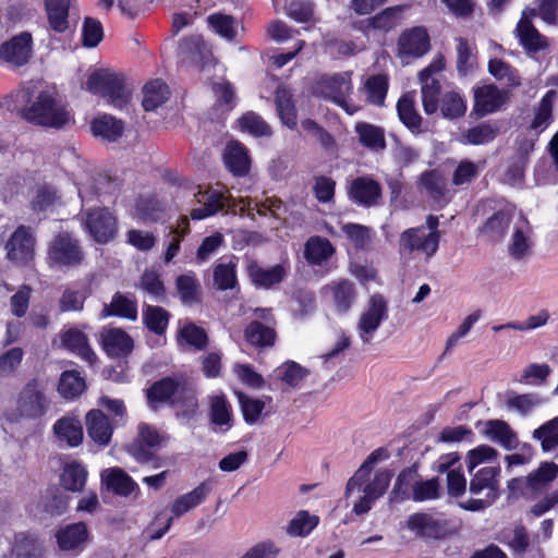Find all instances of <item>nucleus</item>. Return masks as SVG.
Here are the masks:
<instances>
[{
    "label": "nucleus",
    "mask_w": 558,
    "mask_h": 558,
    "mask_svg": "<svg viewBox=\"0 0 558 558\" xmlns=\"http://www.w3.org/2000/svg\"><path fill=\"white\" fill-rule=\"evenodd\" d=\"M16 109L31 124L45 129L61 130L73 121V114L52 94L39 90L34 83H27L13 95Z\"/></svg>",
    "instance_id": "1"
},
{
    "label": "nucleus",
    "mask_w": 558,
    "mask_h": 558,
    "mask_svg": "<svg viewBox=\"0 0 558 558\" xmlns=\"http://www.w3.org/2000/svg\"><path fill=\"white\" fill-rule=\"evenodd\" d=\"M147 398L151 407L154 403L170 402L177 408L178 415L187 420L193 417L198 409L194 387L183 379L162 378L148 389Z\"/></svg>",
    "instance_id": "2"
},
{
    "label": "nucleus",
    "mask_w": 558,
    "mask_h": 558,
    "mask_svg": "<svg viewBox=\"0 0 558 558\" xmlns=\"http://www.w3.org/2000/svg\"><path fill=\"white\" fill-rule=\"evenodd\" d=\"M86 89L100 95L114 108H123L130 98V89L122 74L100 69L93 72L86 81Z\"/></svg>",
    "instance_id": "3"
},
{
    "label": "nucleus",
    "mask_w": 558,
    "mask_h": 558,
    "mask_svg": "<svg viewBox=\"0 0 558 558\" xmlns=\"http://www.w3.org/2000/svg\"><path fill=\"white\" fill-rule=\"evenodd\" d=\"M499 468L486 466L478 470L470 481V493L475 498L460 502V507L469 511H482L492 506L498 497Z\"/></svg>",
    "instance_id": "4"
},
{
    "label": "nucleus",
    "mask_w": 558,
    "mask_h": 558,
    "mask_svg": "<svg viewBox=\"0 0 558 558\" xmlns=\"http://www.w3.org/2000/svg\"><path fill=\"white\" fill-rule=\"evenodd\" d=\"M85 254L77 239L68 232L57 234L48 245L47 264L56 269H69L80 266Z\"/></svg>",
    "instance_id": "5"
},
{
    "label": "nucleus",
    "mask_w": 558,
    "mask_h": 558,
    "mask_svg": "<svg viewBox=\"0 0 558 558\" xmlns=\"http://www.w3.org/2000/svg\"><path fill=\"white\" fill-rule=\"evenodd\" d=\"M557 476L558 464L553 461H545L526 476L509 481L508 488L512 494L520 493L526 498L534 499L546 492Z\"/></svg>",
    "instance_id": "6"
},
{
    "label": "nucleus",
    "mask_w": 558,
    "mask_h": 558,
    "mask_svg": "<svg viewBox=\"0 0 558 558\" xmlns=\"http://www.w3.org/2000/svg\"><path fill=\"white\" fill-rule=\"evenodd\" d=\"M49 407L45 387L35 379L28 381L16 397V413L23 418H39L48 412Z\"/></svg>",
    "instance_id": "7"
},
{
    "label": "nucleus",
    "mask_w": 558,
    "mask_h": 558,
    "mask_svg": "<svg viewBox=\"0 0 558 558\" xmlns=\"http://www.w3.org/2000/svg\"><path fill=\"white\" fill-rule=\"evenodd\" d=\"M352 88V72L350 71L324 75L318 82L319 93L325 98L332 100L349 114H353L359 109L347 100Z\"/></svg>",
    "instance_id": "8"
},
{
    "label": "nucleus",
    "mask_w": 558,
    "mask_h": 558,
    "mask_svg": "<svg viewBox=\"0 0 558 558\" xmlns=\"http://www.w3.org/2000/svg\"><path fill=\"white\" fill-rule=\"evenodd\" d=\"M440 233H428L424 226L410 228L403 231L399 238L401 253H421L427 259L434 256L438 250Z\"/></svg>",
    "instance_id": "9"
},
{
    "label": "nucleus",
    "mask_w": 558,
    "mask_h": 558,
    "mask_svg": "<svg viewBox=\"0 0 558 558\" xmlns=\"http://www.w3.org/2000/svg\"><path fill=\"white\" fill-rule=\"evenodd\" d=\"M388 305L385 298L380 294H374L368 301L367 308L361 314L357 322V333L364 344H369L374 333L379 328L381 322L386 319Z\"/></svg>",
    "instance_id": "10"
},
{
    "label": "nucleus",
    "mask_w": 558,
    "mask_h": 558,
    "mask_svg": "<svg viewBox=\"0 0 558 558\" xmlns=\"http://www.w3.org/2000/svg\"><path fill=\"white\" fill-rule=\"evenodd\" d=\"M35 235L31 228L20 226L5 244L8 259L19 265L29 264L35 256Z\"/></svg>",
    "instance_id": "11"
},
{
    "label": "nucleus",
    "mask_w": 558,
    "mask_h": 558,
    "mask_svg": "<svg viewBox=\"0 0 558 558\" xmlns=\"http://www.w3.org/2000/svg\"><path fill=\"white\" fill-rule=\"evenodd\" d=\"M51 432L54 442L60 448H76L82 445L84 439L82 422L77 415L72 413L58 418L53 423Z\"/></svg>",
    "instance_id": "12"
},
{
    "label": "nucleus",
    "mask_w": 558,
    "mask_h": 558,
    "mask_svg": "<svg viewBox=\"0 0 558 558\" xmlns=\"http://www.w3.org/2000/svg\"><path fill=\"white\" fill-rule=\"evenodd\" d=\"M429 49V37L423 27L404 31L398 39V57L402 62L424 56Z\"/></svg>",
    "instance_id": "13"
},
{
    "label": "nucleus",
    "mask_w": 558,
    "mask_h": 558,
    "mask_svg": "<svg viewBox=\"0 0 558 558\" xmlns=\"http://www.w3.org/2000/svg\"><path fill=\"white\" fill-rule=\"evenodd\" d=\"M33 54V38L27 32H23L0 47V59L13 66L26 64Z\"/></svg>",
    "instance_id": "14"
},
{
    "label": "nucleus",
    "mask_w": 558,
    "mask_h": 558,
    "mask_svg": "<svg viewBox=\"0 0 558 558\" xmlns=\"http://www.w3.org/2000/svg\"><path fill=\"white\" fill-rule=\"evenodd\" d=\"M179 57L183 63L204 68L211 60V50L202 36L183 38L179 46Z\"/></svg>",
    "instance_id": "15"
},
{
    "label": "nucleus",
    "mask_w": 558,
    "mask_h": 558,
    "mask_svg": "<svg viewBox=\"0 0 558 558\" xmlns=\"http://www.w3.org/2000/svg\"><path fill=\"white\" fill-rule=\"evenodd\" d=\"M85 226L90 235L99 243L108 242L116 233V219L107 209L88 213Z\"/></svg>",
    "instance_id": "16"
},
{
    "label": "nucleus",
    "mask_w": 558,
    "mask_h": 558,
    "mask_svg": "<svg viewBox=\"0 0 558 558\" xmlns=\"http://www.w3.org/2000/svg\"><path fill=\"white\" fill-rule=\"evenodd\" d=\"M56 537L61 550H82L89 543L90 533L84 522H75L61 527Z\"/></svg>",
    "instance_id": "17"
},
{
    "label": "nucleus",
    "mask_w": 558,
    "mask_h": 558,
    "mask_svg": "<svg viewBox=\"0 0 558 558\" xmlns=\"http://www.w3.org/2000/svg\"><path fill=\"white\" fill-rule=\"evenodd\" d=\"M508 99V92L495 85H484L475 90L474 110L477 114L485 116L498 110Z\"/></svg>",
    "instance_id": "18"
},
{
    "label": "nucleus",
    "mask_w": 558,
    "mask_h": 558,
    "mask_svg": "<svg viewBox=\"0 0 558 558\" xmlns=\"http://www.w3.org/2000/svg\"><path fill=\"white\" fill-rule=\"evenodd\" d=\"M350 197L364 207H372L378 204L381 196L380 185L367 177L356 178L349 189Z\"/></svg>",
    "instance_id": "19"
},
{
    "label": "nucleus",
    "mask_w": 558,
    "mask_h": 558,
    "mask_svg": "<svg viewBox=\"0 0 558 558\" xmlns=\"http://www.w3.org/2000/svg\"><path fill=\"white\" fill-rule=\"evenodd\" d=\"M532 228L529 221L521 217L513 227L508 251L514 259L525 258L532 247Z\"/></svg>",
    "instance_id": "20"
},
{
    "label": "nucleus",
    "mask_w": 558,
    "mask_h": 558,
    "mask_svg": "<svg viewBox=\"0 0 558 558\" xmlns=\"http://www.w3.org/2000/svg\"><path fill=\"white\" fill-rule=\"evenodd\" d=\"M193 203L197 207L191 209V218L193 220H201L211 215H215L223 208L222 194L215 190L198 191L194 194Z\"/></svg>",
    "instance_id": "21"
},
{
    "label": "nucleus",
    "mask_w": 558,
    "mask_h": 558,
    "mask_svg": "<svg viewBox=\"0 0 558 558\" xmlns=\"http://www.w3.org/2000/svg\"><path fill=\"white\" fill-rule=\"evenodd\" d=\"M247 272L253 284L264 289H270L280 283L287 275L284 267L281 265L263 268L255 260L248 263Z\"/></svg>",
    "instance_id": "22"
},
{
    "label": "nucleus",
    "mask_w": 558,
    "mask_h": 558,
    "mask_svg": "<svg viewBox=\"0 0 558 558\" xmlns=\"http://www.w3.org/2000/svg\"><path fill=\"white\" fill-rule=\"evenodd\" d=\"M210 493V485L202 482L193 490L175 498L170 507L172 518H180L183 514L198 507Z\"/></svg>",
    "instance_id": "23"
},
{
    "label": "nucleus",
    "mask_w": 558,
    "mask_h": 558,
    "mask_svg": "<svg viewBox=\"0 0 558 558\" xmlns=\"http://www.w3.org/2000/svg\"><path fill=\"white\" fill-rule=\"evenodd\" d=\"M88 436L98 445L107 446L112 437L113 427L100 410H90L86 415Z\"/></svg>",
    "instance_id": "24"
},
{
    "label": "nucleus",
    "mask_w": 558,
    "mask_h": 558,
    "mask_svg": "<svg viewBox=\"0 0 558 558\" xmlns=\"http://www.w3.org/2000/svg\"><path fill=\"white\" fill-rule=\"evenodd\" d=\"M102 344L107 354L112 357L126 356L134 347L132 338L119 328L105 330L102 332Z\"/></svg>",
    "instance_id": "25"
},
{
    "label": "nucleus",
    "mask_w": 558,
    "mask_h": 558,
    "mask_svg": "<svg viewBox=\"0 0 558 558\" xmlns=\"http://www.w3.org/2000/svg\"><path fill=\"white\" fill-rule=\"evenodd\" d=\"M408 527L422 537L440 538L446 534L445 524L427 513L410 515Z\"/></svg>",
    "instance_id": "26"
},
{
    "label": "nucleus",
    "mask_w": 558,
    "mask_h": 558,
    "mask_svg": "<svg viewBox=\"0 0 558 558\" xmlns=\"http://www.w3.org/2000/svg\"><path fill=\"white\" fill-rule=\"evenodd\" d=\"M101 481L108 490L123 497L138 490V486L132 477L118 468L105 470L101 474Z\"/></svg>",
    "instance_id": "27"
},
{
    "label": "nucleus",
    "mask_w": 558,
    "mask_h": 558,
    "mask_svg": "<svg viewBox=\"0 0 558 558\" xmlns=\"http://www.w3.org/2000/svg\"><path fill=\"white\" fill-rule=\"evenodd\" d=\"M62 345L69 351L75 353L81 359L93 364L96 361V355L92 351L86 335L76 329L69 328L60 335Z\"/></svg>",
    "instance_id": "28"
},
{
    "label": "nucleus",
    "mask_w": 558,
    "mask_h": 558,
    "mask_svg": "<svg viewBox=\"0 0 558 558\" xmlns=\"http://www.w3.org/2000/svg\"><path fill=\"white\" fill-rule=\"evenodd\" d=\"M49 26L57 33L69 29L70 0H44Z\"/></svg>",
    "instance_id": "29"
},
{
    "label": "nucleus",
    "mask_w": 558,
    "mask_h": 558,
    "mask_svg": "<svg viewBox=\"0 0 558 558\" xmlns=\"http://www.w3.org/2000/svg\"><path fill=\"white\" fill-rule=\"evenodd\" d=\"M486 435L507 450L515 449L519 445L517 434L505 421L490 420L485 423Z\"/></svg>",
    "instance_id": "30"
},
{
    "label": "nucleus",
    "mask_w": 558,
    "mask_h": 558,
    "mask_svg": "<svg viewBox=\"0 0 558 558\" xmlns=\"http://www.w3.org/2000/svg\"><path fill=\"white\" fill-rule=\"evenodd\" d=\"M228 169L238 177L245 175L250 169V158L246 148L238 143H230L223 155Z\"/></svg>",
    "instance_id": "31"
},
{
    "label": "nucleus",
    "mask_w": 558,
    "mask_h": 558,
    "mask_svg": "<svg viewBox=\"0 0 558 558\" xmlns=\"http://www.w3.org/2000/svg\"><path fill=\"white\" fill-rule=\"evenodd\" d=\"M386 457L387 454L384 449L379 448L374 450L357 469L354 475L348 481L345 494L349 495L352 494L355 489H360L361 486L369 480V475L374 465Z\"/></svg>",
    "instance_id": "32"
},
{
    "label": "nucleus",
    "mask_w": 558,
    "mask_h": 558,
    "mask_svg": "<svg viewBox=\"0 0 558 558\" xmlns=\"http://www.w3.org/2000/svg\"><path fill=\"white\" fill-rule=\"evenodd\" d=\"M517 36L524 49L532 53L544 50L548 47V41L533 24L518 23L515 28Z\"/></svg>",
    "instance_id": "33"
},
{
    "label": "nucleus",
    "mask_w": 558,
    "mask_h": 558,
    "mask_svg": "<svg viewBox=\"0 0 558 558\" xmlns=\"http://www.w3.org/2000/svg\"><path fill=\"white\" fill-rule=\"evenodd\" d=\"M335 248L332 244L325 238L312 236L305 243L304 256L306 260L314 265H322L328 260Z\"/></svg>",
    "instance_id": "34"
},
{
    "label": "nucleus",
    "mask_w": 558,
    "mask_h": 558,
    "mask_svg": "<svg viewBox=\"0 0 558 558\" xmlns=\"http://www.w3.org/2000/svg\"><path fill=\"white\" fill-rule=\"evenodd\" d=\"M120 316L130 320H136L137 318V306L136 302L131 300L124 294L116 293L112 298L111 303L105 304L101 316Z\"/></svg>",
    "instance_id": "35"
},
{
    "label": "nucleus",
    "mask_w": 558,
    "mask_h": 558,
    "mask_svg": "<svg viewBox=\"0 0 558 558\" xmlns=\"http://www.w3.org/2000/svg\"><path fill=\"white\" fill-rule=\"evenodd\" d=\"M123 129L122 121L109 114H104L95 119L92 123L93 134L108 142H116L120 138Z\"/></svg>",
    "instance_id": "36"
},
{
    "label": "nucleus",
    "mask_w": 558,
    "mask_h": 558,
    "mask_svg": "<svg viewBox=\"0 0 558 558\" xmlns=\"http://www.w3.org/2000/svg\"><path fill=\"white\" fill-rule=\"evenodd\" d=\"M169 88L160 80L147 83L143 88L142 106L146 111H153L169 98Z\"/></svg>",
    "instance_id": "37"
},
{
    "label": "nucleus",
    "mask_w": 558,
    "mask_h": 558,
    "mask_svg": "<svg viewBox=\"0 0 558 558\" xmlns=\"http://www.w3.org/2000/svg\"><path fill=\"white\" fill-rule=\"evenodd\" d=\"M87 478V471L80 462H71L64 465L60 482L64 489L77 493L82 492Z\"/></svg>",
    "instance_id": "38"
},
{
    "label": "nucleus",
    "mask_w": 558,
    "mask_h": 558,
    "mask_svg": "<svg viewBox=\"0 0 558 558\" xmlns=\"http://www.w3.org/2000/svg\"><path fill=\"white\" fill-rule=\"evenodd\" d=\"M276 105L278 114L288 128L296 125V110L291 92L286 86H279L276 92Z\"/></svg>",
    "instance_id": "39"
},
{
    "label": "nucleus",
    "mask_w": 558,
    "mask_h": 558,
    "mask_svg": "<svg viewBox=\"0 0 558 558\" xmlns=\"http://www.w3.org/2000/svg\"><path fill=\"white\" fill-rule=\"evenodd\" d=\"M355 131L361 144L365 147L375 151L385 149L386 141L383 129L373 124L360 122L356 124Z\"/></svg>",
    "instance_id": "40"
},
{
    "label": "nucleus",
    "mask_w": 558,
    "mask_h": 558,
    "mask_svg": "<svg viewBox=\"0 0 558 558\" xmlns=\"http://www.w3.org/2000/svg\"><path fill=\"white\" fill-rule=\"evenodd\" d=\"M397 110L402 123L412 131H418L422 124V118L415 109L414 95L408 93L403 95L398 104Z\"/></svg>",
    "instance_id": "41"
},
{
    "label": "nucleus",
    "mask_w": 558,
    "mask_h": 558,
    "mask_svg": "<svg viewBox=\"0 0 558 558\" xmlns=\"http://www.w3.org/2000/svg\"><path fill=\"white\" fill-rule=\"evenodd\" d=\"M440 112L446 119L453 120L462 117L466 111V104L457 90H448L441 95Z\"/></svg>",
    "instance_id": "42"
},
{
    "label": "nucleus",
    "mask_w": 558,
    "mask_h": 558,
    "mask_svg": "<svg viewBox=\"0 0 558 558\" xmlns=\"http://www.w3.org/2000/svg\"><path fill=\"white\" fill-rule=\"evenodd\" d=\"M327 288L333 295V302L337 310L339 312H347L355 299L353 283L349 280H340L330 283Z\"/></svg>",
    "instance_id": "43"
},
{
    "label": "nucleus",
    "mask_w": 558,
    "mask_h": 558,
    "mask_svg": "<svg viewBox=\"0 0 558 558\" xmlns=\"http://www.w3.org/2000/svg\"><path fill=\"white\" fill-rule=\"evenodd\" d=\"M209 415L211 423L222 430H228L232 425L231 407L222 396L213 397Z\"/></svg>",
    "instance_id": "44"
},
{
    "label": "nucleus",
    "mask_w": 558,
    "mask_h": 558,
    "mask_svg": "<svg viewBox=\"0 0 558 558\" xmlns=\"http://www.w3.org/2000/svg\"><path fill=\"white\" fill-rule=\"evenodd\" d=\"M209 26L221 37L233 40L238 35L239 22L231 15L214 13L207 17Z\"/></svg>",
    "instance_id": "45"
},
{
    "label": "nucleus",
    "mask_w": 558,
    "mask_h": 558,
    "mask_svg": "<svg viewBox=\"0 0 558 558\" xmlns=\"http://www.w3.org/2000/svg\"><path fill=\"white\" fill-rule=\"evenodd\" d=\"M85 389V380L75 371H65L61 374L58 391L65 399L80 396Z\"/></svg>",
    "instance_id": "46"
},
{
    "label": "nucleus",
    "mask_w": 558,
    "mask_h": 558,
    "mask_svg": "<svg viewBox=\"0 0 558 558\" xmlns=\"http://www.w3.org/2000/svg\"><path fill=\"white\" fill-rule=\"evenodd\" d=\"M416 477L417 473L413 468L401 471L390 493V502H401L408 499L410 497V489L413 490V483Z\"/></svg>",
    "instance_id": "47"
},
{
    "label": "nucleus",
    "mask_w": 558,
    "mask_h": 558,
    "mask_svg": "<svg viewBox=\"0 0 558 558\" xmlns=\"http://www.w3.org/2000/svg\"><path fill=\"white\" fill-rule=\"evenodd\" d=\"M533 438L539 440L543 451H551L558 447V416L534 429Z\"/></svg>",
    "instance_id": "48"
},
{
    "label": "nucleus",
    "mask_w": 558,
    "mask_h": 558,
    "mask_svg": "<svg viewBox=\"0 0 558 558\" xmlns=\"http://www.w3.org/2000/svg\"><path fill=\"white\" fill-rule=\"evenodd\" d=\"M511 221V214L507 210H500L487 219L482 228V232L492 241L500 240Z\"/></svg>",
    "instance_id": "49"
},
{
    "label": "nucleus",
    "mask_w": 558,
    "mask_h": 558,
    "mask_svg": "<svg viewBox=\"0 0 558 558\" xmlns=\"http://www.w3.org/2000/svg\"><path fill=\"white\" fill-rule=\"evenodd\" d=\"M177 290L184 304H193L199 300L201 286L194 275H181L175 280Z\"/></svg>",
    "instance_id": "50"
},
{
    "label": "nucleus",
    "mask_w": 558,
    "mask_h": 558,
    "mask_svg": "<svg viewBox=\"0 0 558 558\" xmlns=\"http://www.w3.org/2000/svg\"><path fill=\"white\" fill-rule=\"evenodd\" d=\"M422 83L421 94L423 108L426 114H433L440 105V84L436 78L425 80Z\"/></svg>",
    "instance_id": "51"
},
{
    "label": "nucleus",
    "mask_w": 558,
    "mask_h": 558,
    "mask_svg": "<svg viewBox=\"0 0 558 558\" xmlns=\"http://www.w3.org/2000/svg\"><path fill=\"white\" fill-rule=\"evenodd\" d=\"M488 71L496 80L504 82L509 87H517L521 84L517 71L500 59H492L488 63Z\"/></svg>",
    "instance_id": "52"
},
{
    "label": "nucleus",
    "mask_w": 558,
    "mask_h": 558,
    "mask_svg": "<svg viewBox=\"0 0 558 558\" xmlns=\"http://www.w3.org/2000/svg\"><path fill=\"white\" fill-rule=\"evenodd\" d=\"M364 88L367 92L368 102L381 106L387 95L388 78L383 74L373 75L366 80Z\"/></svg>",
    "instance_id": "53"
},
{
    "label": "nucleus",
    "mask_w": 558,
    "mask_h": 558,
    "mask_svg": "<svg viewBox=\"0 0 558 558\" xmlns=\"http://www.w3.org/2000/svg\"><path fill=\"white\" fill-rule=\"evenodd\" d=\"M318 524V518L307 511H300L289 522L287 533L291 536H305Z\"/></svg>",
    "instance_id": "54"
},
{
    "label": "nucleus",
    "mask_w": 558,
    "mask_h": 558,
    "mask_svg": "<svg viewBox=\"0 0 558 558\" xmlns=\"http://www.w3.org/2000/svg\"><path fill=\"white\" fill-rule=\"evenodd\" d=\"M245 337L253 345H271L275 340V331L259 322H253L246 327Z\"/></svg>",
    "instance_id": "55"
},
{
    "label": "nucleus",
    "mask_w": 558,
    "mask_h": 558,
    "mask_svg": "<svg viewBox=\"0 0 558 558\" xmlns=\"http://www.w3.org/2000/svg\"><path fill=\"white\" fill-rule=\"evenodd\" d=\"M402 5L387 8L369 20V25L374 29L389 32L399 24Z\"/></svg>",
    "instance_id": "56"
},
{
    "label": "nucleus",
    "mask_w": 558,
    "mask_h": 558,
    "mask_svg": "<svg viewBox=\"0 0 558 558\" xmlns=\"http://www.w3.org/2000/svg\"><path fill=\"white\" fill-rule=\"evenodd\" d=\"M239 126L242 131L253 136H270V126L255 112H246L239 119Z\"/></svg>",
    "instance_id": "57"
},
{
    "label": "nucleus",
    "mask_w": 558,
    "mask_h": 558,
    "mask_svg": "<svg viewBox=\"0 0 558 558\" xmlns=\"http://www.w3.org/2000/svg\"><path fill=\"white\" fill-rule=\"evenodd\" d=\"M421 183L424 189L436 201L445 198L447 194L446 180L436 170L426 171L421 175Z\"/></svg>",
    "instance_id": "58"
},
{
    "label": "nucleus",
    "mask_w": 558,
    "mask_h": 558,
    "mask_svg": "<svg viewBox=\"0 0 558 558\" xmlns=\"http://www.w3.org/2000/svg\"><path fill=\"white\" fill-rule=\"evenodd\" d=\"M391 477V471H379L375 474L374 478L371 482H365L357 490H363L364 494L368 495L369 497L376 500L385 494L389 486Z\"/></svg>",
    "instance_id": "59"
},
{
    "label": "nucleus",
    "mask_w": 558,
    "mask_h": 558,
    "mask_svg": "<svg viewBox=\"0 0 558 558\" xmlns=\"http://www.w3.org/2000/svg\"><path fill=\"white\" fill-rule=\"evenodd\" d=\"M557 98V92L548 90L542 98L536 114L530 125L531 129H544L548 125L551 117L553 104Z\"/></svg>",
    "instance_id": "60"
},
{
    "label": "nucleus",
    "mask_w": 558,
    "mask_h": 558,
    "mask_svg": "<svg viewBox=\"0 0 558 558\" xmlns=\"http://www.w3.org/2000/svg\"><path fill=\"white\" fill-rule=\"evenodd\" d=\"M214 284L218 290L233 289L236 286L235 265L218 264L214 268Z\"/></svg>",
    "instance_id": "61"
},
{
    "label": "nucleus",
    "mask_w": 558,
    "mask_h": 558,
    "mask_svg": "<svg viewBox=\"0 0 558 558\" xmlns=\"http://www.w3.org/2000/svg\"><path fill=\"white\" fill-rule=\"evenodd\" d=\"M541 403L542 399L537 393L513 395L508 398L507 408L521 415H526Z\"/></svg>",
    "instance_id": "62"
},
{
    "label": "nucleus",
    "mask_w": 558,
    "mask_h": 558,
    "mask_svg": "<svg viewBox=\"0 0 558 558\" xmlns=\"http://www.w3.org/2000/svg\"><path fill=\"white\" fill-rule=\"evenodd\" d=\"M168 313L159 306L148 305L144 312V322L147 328L157 335H161L168 325Z\"/></svg>",
    "instance_id": "63"
},
{
    "label": "nucleus",
    "mask_w": 558,
    "mask_h": 558,
    "mask_svg": "<svg viewBox=\"0 0 558 558\" xmlns=\"http://www.w3.org/2000/svg\"><path fill=\"white\" fill-rule=\"evenodd\" d=\"M83 46L87 48L96 47L104 37L101 23L93 17H85L82 29Z\"/></svg>",
    "instance_id": "64"
}]
</instances>
